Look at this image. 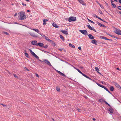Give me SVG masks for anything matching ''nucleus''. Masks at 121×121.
I'll list each match as a JSON object with an SVG mask.
<instances>
[{"instance_id": "864d4df0", "label": "nucleus", "mask_w": 121, "mask_h": 121, "mask_svg": "<svg viewBox=\"0 0 121 121\" xmlns=\"http://www.w3.org/2000/svg\"><path fill=\"white\" fill-rule=\"evenodd\" d=\"M78 49L80 50H81V47H78Z\"/></svg>"}, {"instance_id": "052dcab7", "label": "nucleus", "mask_w": 121, "mask_h": 121, "mask_svg": "<svg viewBox=\"0 0 121 121\" xmlns=\"http://www.w3.org/2000/svg\"><path fill=\"white\" fill-rule=\"evenodd\" d=\"M99 13L101 14H102V11H100V12H99Z\"/></svg>"}, {"instance_id": "a878e982", "label": "nucleus", "mask_w": 121, "mask_h": 121, "mask_svg": "<svg viewBox=\"0 0 121 121\" xmlns=\"http://www.w3.org/2000/svg\"><path fill=\"white\" fill-rule=\"evenodd\" d=\"M69 46L70 47H72L73 48H75V46L72 44H69Z\"/></svg>"}, {"instance_id": "680f3d73", "label": "nucleus", "mask_w": 121, "mask_h": 121, "mask_svg": "<svg viewBox=\"0 0 121 121\" xmlns=\"http://www.w3.org/2000/svg\"><path fill=\"white\" fill-rule=\"evenodd\" d=\"M3 106L4 107H5V106H6V105H5V104H3Z\"/></svg>"}, {"instance_id": "58836bf2", "label": "nucleus", "mask_w": 121, "mask_h": 121, "mask_svg": "<svg viewBox=\"0 0 121 121\" xmlns=\"http://www.w3.org/2000/svg\"><path fill=\"white\" fill-rule=\"evenodd\" d=\"M25 69L28 71H29V69H28L26 67H25L24 68Z\"/></svg>"}, {"instance_id": "603ef678", "label": "nucleus", "mask_w": 121, "mask_h": 121, "mask_svg": "<svg viewBox=\"0 0 121 121\" xmlns=\"http://www.w3.org/2000/svg\"><path fill=\"white\" fill-rule=\"evenodd\" d=\"M59 50L60 51H62L63 49H61V48H60V49H59Z\"/></svg>"}, {"instance_id": "1a4fd4ad", "label": "nucleus", "mask_w": 121, "mask_h": 121, "mask_svg": "<svg viewBox=\"0 0 121 121\" xmlns=\"http://www.w3.org/2000/svg\"><path fill=\"white\" fill-rule=\"evenodd\" d=\"M31 43L32 45H35L37 46V41L36 40L33 41L31 42Z\"/></svg>"}, {"instance_id": "a18cd8bd", "label": "nucleus", "mask_w": 121, "mask_h": 121, "mask_svg": "<svg viewBox=\"0 0 121 121\" xmlns=\"http://www.w3.org/2000/svg\"><path fill=\"white\" fill-rule=\"evenodd\" d=\"M48 45H45V46H43L44 48H46L48 47Z\"/></svg>"}, {"instance_id": "6e6552de", "label": "nucleus", "mask_w": 121, "mask_h": 121, "mask_svg": "<svg viewBox=\"0 0 121 121\" xmlns=\"http://www.w3.org/2000/svg\"><path fill=\"white\" fill-rule=\"evenodd\" d=\"M44 61L45 62L47 63L48 65L50 66H51L52 65L51 64L50 62L47 59H45L44 60Z\"/></svg>"}, {"instance_id": "2f4dec72", "label": "nucleus", "mask_w": 121, "mask_h": 121, "mask_svg": "<svg viewBox=\"0 0 121 121\" xmlns=\"http://www.w3.org/2000/svg\"><path fill=\"white\" fill-rule=\"evenodd\" d=\"M104 102L106 104H107V105H108V106L110 107V105L106 101H104Z\"/></svg>"}, {"instance_id": "37998d69", "label": "nucleus", "mask_w": 121, "mask_h": 121, "mask_svg": "<svg viewBox=\"0 0 121 121\" xmlns=\"http://www.w3.org/2000/svg\"><path fill=\"white\" fill-rule=\"evenodd\" d=\"M84 77H86V78H88V79H89V77L88 76H86V75H85V74L84 75Z\"/></svg>"}, {"instance_id": "4468645a", "label": "nucleus", "mask_w": 121, "mask_h": 121, "mask_svg": "<svg viewBox=\"0 0 121 121\" xmlns=\"http://www.w3.org/2000/svg\"><path fill=\"white\" fill-rule=\"evenodd\" d=\"M91 43H93V44H95L96 45H97V41L96 40L94 39L93 40H92L91 41Z\"/></svg>"}, {"instance_id": "5fc2aeb1", "label": "nucleus", "mask_w": 121, "mask_h": 121, "mask_svg": "<svg viewBox=\"0 0 121 121\" xmlns=\"http://www.w3.org/2000/svg\"><path fill=\"white\" fill-rule=\"evenodd\" d=\"M101 26H103V27H105V26L104 25H102H102Z\"/></svg>"}, {"instance_id": "ddd939ff", "label": "nucleus", "mask_w": 121, "mask_h": 121, "mask_svg": "<svg viewBox=\"0 0 121 121\" xmlns=\"http://www.w3.org/2000/svg\"><path fill=\"white\" fill-rule=\"evenodd\" d=\"M114 84L117 88L119 89H120V86L118 83L116 82H115L114 83Z\"/></svg>"}, {"instance_id": "7c9ffc66", "label": "nucleus", "mask_w": 121, "mask_h": 121, "mask_svg": "<svg viewBox=\"0 0 121 121\" xmlns=\"http://www.w3.org/2000/svg\"><path fill=\"white\" fill-rule=\"evenodd\" d=\"M101 38L103 39H107V38L105 37L104 36H101L100 37Z\"/></svg>"}, {"instance_id": "0e129e2a", "label": "nucleus", "mask_w": 121, "mask_h": 121, "mask_svg": "<svg viewBox=\"0 0 121 121\" xmlns=\"http://www.w3.org/2000/svg\"><path fill=\"white\" fill-rule=\"evenodd\" d=\"M97 18H98V19L100 20V17H98Z\"/></svg>"}, {"instance_id": "b1692460", "label": "nucleus", "mask_w": 121, "mask_h": 121, "mask_svg": "<svg viewBox=\"0 0 121 121\" xmlns=\"http://www.w3.org/2000/svg\"><path fill=\"white\" fill-rule=\"evenodd\" d=\"M110 112L112 113H113V111L112 109L111 108H109L108 110Z\"/></svg>"}, {"instance_id": "9d476101", "label": "nucleus", "mask_w": 121, "mask_h": 121, "mask_svg": "<svg viewBox=\"0 0 121 121\" xmlns=\"http://www.w3.org/2000/svg\"><path fill=\"white\" fill-rule=\"evenodd\" d=\"M56 71L60 75L63 76L64 77H65L66 76L63 73H62V72H61L58 71V70H56Z\"/></svg>"}, {"instance_id": "4d7b16f0", "label": "nucleus", "mask_w": 121, "mask_h": 121, "mask_svg": "<svg viewBox=\"0 0 121 121\" xmlns=\"http://www.w3.org/2000/svg\"><path fill=\"white\" fill-rule=\"evenodd\" d=\"M17 15V13H15V14L14 15V17H15V16H16Z\"/></svg>"}, {"instance_id": "7ed1b4c3", "label": "nucleus", "mask_w": 121, "mask_h": 121, "mask_svg": "<svg viewBox=\"0 0 121 121\" xmlns=\"http://www.w3.org/2000/svg\"><path fill=\"white\" fill-rule=\"evenodd\" d=\"M76 18L74 17H72L69 18L68 21L69 22L74 21L76 20Z\"/></svg>"}, {"instance_id": "5701e85b", "label": "nucleus", "mask_w": 121, "mask_h": 121, "mask_svg": "<svg viewBox=\"0 0 121 121\" xmlns=\"http://www.w3.org/2000/svg\"><path fill=\"white\" fill-rule=\"evenodd\" d=\"M26 51H25V56L27 57H29V56L28 55V54L26 52Z\"/></svg>"}, {"instance_id": "473e14b6", "label": "nucleus", "mask_w": 121, "mask_h": 121, "mask_svg": "<svg viewBox=\"0 0 121 121\" xmlns=\"http://www.w3.org/2000/svg\"><path fill=\"white\" fill-rule=\"evenodd\" d=\"M104 101H105L103 99H100L99 100V101L100 102H104Z\"/></svg>"}, {"instance_id": "4c0bfd02", "label": "nucleus", "mask_w": 121, "mask_h": 121, "mask_svg": "<svg viewBox=\"0 0 121 121\" xmlns=\"http://www.w3.org/2000/svg\"><path fill=\"white\" fill-rule=\"evenodd\" d=\"M46 40H48V41H51V40H50L48 38V37H46Z\"/></svg>"}, {"instance_id": "a211bd4d", "label": "nucleus", "mask_w": 121, "mask_h": 121, "mask_svg": "<svg viewBox=\"0 0 121 121\" xmlns=\"http://www.w3.org/2000/svg\"><path fill=\"white\" fill-rule=\"evenodd\" d=\"M48 21V20L47 19H44L43 21V24L44 25H46V22Z\"/></svg>"}, {"instance_id": "f257e3e1", "label": "nucleus", "mask_w": 121, "mask_h": 121, "mask_svg": "<svg viewBox=\"0 0 121 121\" xmlns=\"http://www.w3.org/2000/svg\"><path fill=\"white\" fill-rule=\"evenodd\" d=\"M20 19L21 20H24L26 18V17L25 15V12L24 11H21L20 12Z\"/></svg>"}, {"instance_id": "3c124183", "label": "nucleus", "mask_w": 121, "mask_h": 121, "mask_svg": "<svg viewBox=\"0 0 121 121\" xmlns=\"http://www.w3.org/2000/svg\"><path fill=\"white\" fill-rule=\"evenodd\" d=\"M22 4L23 6H26V4H24L23 3H22Z\"/></svg>"}, {"instance_id": "79ce46f5", "label": "nucleus", "mask_w": 121, "mask_h": 121, "mask_svg": "<svg viewBox=\"0 0 121 121\" xmlns=\"http://www.w3.org/2000/svg\"><path fill=\"white\" fill-rule=\"evenodd\" d=\"M13 75H14V76L15 77V78H18V77L16 75L14 74Z\"/></svg>"}, {"instance_id": "49530a36", "label": "nucleus", "mask_w": 121, "mask_h": 121, "mask_svg": "<svg viewBox=\"0 0 121 121\" xmlns=\"http://www.w3.org/2000/svg\"><path fill=\"white\" fill-rule=\"evenodd\" d=\"M97 84L99 86H100V87H101V85H101L100 84H99V83H97Z\"/></svg>"}, {"instance_id": "e2e57ef3", "label": "nucleus", "mask_w": 121, "mask_h": 121, "mask_svg": "<svg viewBox=\"0 0 121 121\" xmlns=\"http://www.w3.org/2000/svg\"><path fill=\"white\" fill-rule=\"evenodd\" d=\"M38 59V60L40 62H43L41 60L39 59Z\"/></svg>"}, {"instance_id": "ea45409f", "label": "nucleus", "mask_w": 121, "mask_h": 121, "mask_svg": "<svg viewBox=\"0 0 121 121\" xmlns=\"http://www.w3.org/2000/svg\"><path fill=\"white\" fill-rule=\"evenodd\" d=\"M99 5H100V7L102 8H103V9H104V7L102 5H101L100 4H99Z\"/></svg>"}, {"instance_id": "338daca9", "label": "nucleus", "mask_w": 121, "mask_h": 121, "mask_svg": "<svg viewBox=\"0 0 121 121\" xmlns=\"http://www.w3.org/2000/svg\"><path fill=\"white\" fill-rule=\"evenodd\" d=\"M89 80H92L90 78H89Z\"/></svg>"}, {"instance_id": "774afa93", "label": "nucleus", "mask_w": 121, "mask_h": 121, "mask_svg": "<svg viewBox=\"0 0 121 121\" xmlns=\"http://www.w3.org/2000/svg\"><path fill=\"white\" fill-rule=\"evenodd\" d=\"M97 3L99 4H100L98 1H97Z\"/></svg>"}, {"instance_id": "13d9d810", "label": "nucleus", "mask_w": 121, "mask_h": 121, "mask_svg": "<svg viewBox=\"0 0 121 121\" xmlns=\"http://www.w3.org/2000/svg\"><path fill=\"white\" fill-rule=\"evenodd\" d=\"M119 2L121 4V0H119Z\"/></svg>"}, {"instance_id": "393cba45", "label": "nucleus", "mask_w": 121, "mask_h": 121, "mask_svg": "<svg viewBox=\"0 0 121 121\" xmlns=\"http://www.w3.org/2000/svg\"><path fill=\"white\" fill-rule=\"evenodd\" d=\"M110 90L111 91H114V88L112 86L110 87Z\"/></svg>"}, {"instance_id": "20e7f679", "label": "nucleus", "mask_w": 121, "mask_h": 121, "mask_svg": "<svg viewBox=\"0 0 121 121\" xmlns=\"http://www.w3.org/2000/svg\"><path fill=\"white\" fill-rule=\"evenodd\" d=\"M29 50L30 51L31 53L33 56L34 57L37 59H39V57L38 56L36 55L35 54L31 49H29Z\"/></svg>"}, {"instance_id": "6e6d98bb", "label": "nucleus", "mask_w": 121, "mask_h": 121, "mask_svg": "<svg viewBox=\"0 0 121 121\" xmlns=\"http://www.w3.org/2000/svg\"><path fill=\"white\" fill-rule=\"evenodd\" d=\"M92 120L94 121H95L96 120V119L95 118H93L92 119Z\"/></svg>"}, {"instance_id": "a19ab883", "label": "nucleus", "mask_w": 121, "mask_h": 121, "mask_svg": "<svg viewBox=\"0 0 121 121\" xmlns=\"http://www.w3.org/2000/svg\"><path fill=\"white\" fill-rule=\"evenodd\" d=\"M118 8L119 10H121V6H118Z\"/></svg>"}, {"instance_id": "412c9836", "label": "nucleus", "mask_w": 121, "mask_h": 121, "mask_svg": "<svg viewBox=\"0 0 121 121\" xmlns=\"http://www.w3.org/2000/svg\"><path fill=\"white\" fill-rule=\"evenodd\" d=\"M76 70L78 71L80 73H81V74H82V75L84 76V74L81 71H80L79 69H76Z\"/></svg>"}, {"instance_id": "f3484780", "label": "nucleus", "mask_w": 121, "mask_h": 121, "mask_svg": "<svg viewBox=\"0 0 121 121\" xmlns=\"http://www.w3.org/2000/svg\"><path fill=\"white\" fill-rule=\"evenodd\" d=\"M61 32H62L63 33L66 35H68V33L67 31H65L64 30H62L61 31Z\"/></svg>"}, {"instance_id": "4be33fe9", "label": "nucleus", "mask_w": 121, "mask_h": 121, "mask_svg": "<svg viewBox=\"0 0 121 121\" xmlns=\"http://www.w3.org/2000/svg\"><path fill=\"white\" fill-rule=\"evenodd\" d=\"M76 70L78 71L80 73H81V74H82V75L84 76V74L81 71H80L79 69H76Z\"/></svg>"}, {"instance_id": "bf43d9fd", "label": "nucleus", "mask_w": 121, "mask_h": 121, "mask_svg": "<svg viewBox=\"0 0 121 121\" xmlns=\"http://www.w3.org/2000/svg\"><path fill=\"white\" fill-rule=\"evenodd\" d=\"M100 20H101V21H104V22H106L103 21L102 19H101V18H100Z\"/></svg>"}, {"instance_id": "f8f14e48", "label": "nucleus", "mask_w": 121, "mask_h": 121, "mask_svg": "<svg viewBox=\"0 0 121 121\" xmlns=\"http://www.w3.org/2000/svg\"><path fill=\"white\" fill-rule=\"evenodd\" d=\"M29 34L31 36L33 37H35L37 36L34 33H29Z\"/></svg>"}, {"instance_id": "f03ea898", "label": "nucleus", "mask_w": 121, "mask_h": 121, "mask_svg": "<svg viewBox=\"0 0 121 121\" xmlns=\"http://www.w3.org/2000/svg\"><path fill=\"white\" fill-rule=\"evenodd\" d=\"M114 32L117 34L121 35V30H120L116 28Z\"/></svg>"}, {"instance_id": "09e8293b", "label": "nucleus", "mask_w": 121, "mask_h": 121, "mask_svg": "<svg viewBox=\"0 0 121 121\" xmlns=\"http://www.w3.org/2000/svg\"><path fill=\"white\" fill-rule=\"evenodd\" d=\"M35 74L37 77H39V75L38 74H37L36 73H35Z\"/></svg>"}, {"instance_id": "2eb2a0df", "label": "nucleus", "mask_w": 121, "mask_h": 121, "mask_svg": "<svg viewBox=\"0 0 121 121\" xmlns=\"http://www.w3.org/2000/svg\"><path fill=\"white\" fill-rule=\"evenodd\" d=\"M106 34L107 35H108L111 37H113V38H115L116 39H117V37H116V36H114V35H111L109 33H107V32H106Z\"/></svg>"}, {"instance_id": "c85d7f7f", "label": "nucleus", "mask_w": 121, "mask_h": 121, "mask_svg": "<svg viewBox=\"0 0 121 121\" xmlns=\"http://www.w3.org/2000/svg\"><path fill=\"white\" fill-rule=\"evenodd\" d=\"M56 89L58 91H60V89L59 87H56Z\"/></svg>"}, {"instance_id": "c756f323", "label": "nucleus", "mask_w": 121, "mask_h": 121, "mask_svg": "<svg viewBox=\"0 0 121 121\" xmlns=\"http://www.w3.org/2000/svg\"><path fill=\"white\" fill-rule=\"evenodd\" d=\"M88 21H89V22H91V23H93V24H94L95 23L93 21H92L88 19Z\"/></svg>"}, {"instance_id": "de8ad7c7", "label": "nucleus", "mask_w": 121, "mask_h": 121, "mask_svg": "<svg viewBox=\"0 0 121 121\" xmlns=\"http://www.w3.org/2000/svg\"><path fill=\"white\" fill-rule=\"evenodd\" d=\"M101 87L103 88H104H104H105V87L104 86L102 85H101Z\"/></svg>"}, {"instance_id": "aec40b11", "label": "nucleus", "mask_w": 121, "mask_h": 121, "mask_svg": "<svg viewBox=\"0 0 121 121\" xmlns=\"http://www.w3.org/2000/svg\"><path fill=\"white\" fill-rule=\"evenodd\" d=\"M53 25V26L56 27V28H58V26L57 25L54 23H53L52 24Z\"/></svg>"}, {"instance_id": "e433bc0d", "label": "nucleus", "mask_w": 121, "mask_h": 121, "mask_svg": "<svg viewBox=\"0 0 121 121\" xmlns=\"http://www.w3.org/2000/svg\"><path fill=\"white\" fill-rule=\"evenodd\" d=\"M3 32L4 34H5L7 35H9V34L8 33H7V32Z\"/></svg>"}, {"instance_id": "cd10ccee", "label": "nucleus", "mask_w": 121, "mask_h": 121, "mask_svg": "<svg viewBox=\"0 0 121 121\" xmlns=\"http://www.w3.org/2000/svg\"><path fill=\"white\" fill-rule=\"evenodd\" d=\"M95 69L96 70V71H97V72H98V71H99V69L97 67H95Z\"/></svg>"}, {"instance_id": "c9c22d12", "label": "nucleus", "mask_w": 121, "mask_h": 121, "mask_svg": "<svg viewBox=\"0 0 121 121\" xmlns=\"http://www.w3.org/2000/svg\"><path fill=\"white\" fill-rule=\"evenodd\" d=\"M97 23L98 24V25H99L100 26H101L102 25V24H101L100 23H99L98 22H97Z\"/></svg>"}, {"instance_id": "72a5a7b5", "label": "nucleus", "mask_w": 121, "mask_h": 121, "mask_svg": "<svg viewBox=\"0 0 121 121\" xmlns=\"http://www.w3.org/2000/svg\"><path fill=\"white\" fill-rule=\"evenodd\" d=\"M111 3L114 7L115 8L116 7V5L114 4L112 2H111Z\"/></svg>"}, {"instance_id": "0eeeda50", "label": "nucleus", "mask_w": 121, "mask_h": 121, "mask_svg": "<svg viewBox=\"0 0 121 121\" xmlns=\"http://www.w3.org/2000/svg\"><path fill=\"white\" fill-rule=\"evenodd\" d=\"M87 26L89 29L91 30H93V31H94L95 32H96V31L95 30L94 28L93 27H91L89 25H87Z\"/></svg>"}, {"instance_id": "423d86ee", "label": "nucleus", "mask_w": 121, "mask_h": 121, "mask_svg": "<svg viewBox=\"0 0 121 121\" xmlns=\"http://www.w3.org/2000/svg\"><path fill=\"white\" fill-rule=\"evenodd\" d=\"M81 4L85 6H86V4L83 0H77Z\"/></svg>"}, {"instance_id": "69168bd1", "label": "nucleus", "mask_w": 121, "mask_h": 121, "mask_svg": "<svg viewBox=\"0 0 121 121\" xmlns=\"http://www.w3.org/2000/svg\"><path fill=\"white\" fill-rule=\"evenodd\" d=\"M25 0L28 2H29L30 1V0Z\"/></svg>"}, {"instance_id": "8fccbe9b", "label": "nucleus", "mask_w": 121, "mask_h": 121, "mask_svg": "<svg viewBox=\"0 0 121 121\" xmlns=\"http://www.w3.org/2000/svg\"><path fill=\"white\" fill-rule=\"evenodd\" d=\"M77 110L78 111V112H81V110L80 109L78 108L77 109Z\"/></svg>"}, {"instance_id": "dca6fc26", "label": "nucleus", "mask_w": 121, "mask_h": 121, "mask_svg": "<svg viewBox=\"0 0 121 121\" xmlns=\"http://www.w3.org/2000/svg\"><path fill=\"white\" fill-rule=\"evenodd\" d=\"M37 46H39L40 47H42L44 46V44L42 43H37Z\"/></svg>"}, {"instance_id": "bb28decb", "label": "nucleus", "mask_w": 121, "mask_h": 121, "mask_svg": "<svg viewBox=\"0 0 121 121\" xmlns=\"http://www.w3.org/2000/svg\"><path fill=\"white\" fill-rule=\"evenodd\" d=\"M60 38H61V39L63 40L64 41V37L62 35H60Z\"/></svg>"}, {"instance_id": "c03bdc74", "label": "nucleus", "mask_w": 121, "mask_h": 121, "mask_svg": "<svg viewBox=\"0 0 121 121\" xmlns=\"http://www.w3.org/2000/svg\"><path fill=\"white\" fill-rule=\"evenodd\" d=\"M93 16L95 17H96L97 18L98 17V16H97L95 14H94L93 15Z\"/></svg>"}, {"instance_id": "39448f33", "label": "nucleus", "mask_w": 121, "mask_h": 121, "mask_svg": "<svg viewBox=\"0 0 121 121\" xmlns=\"http://www.w3.org/2000/svg\"><path fill=\"white\" fill-rule=\"evenodd\" d=\"M79 31L83 34L85 35H88L87 32L86 30H79Z\"/></svg>"}, {"instance_id": "6ab92c4d", "label": "nucleus", "mask_w": 121, "mask_h": 121, "mask_svg": "<svg viewBox=\"0 0 121 121\" xmlns=\"http://www.w3.org/2000/svg\"><path fill=\"white\" fill-rule=\"evenodd\" d=\"M32 30L34 31H35L38 33H39V32H40L37 29H32Z\"/></svg>"}, {"instance_id": "9b49d317", "label": "nucleus", "mask_w": 121, "mask_h": 121, "mask_svg": "<svg viewBox=\"0 0 121 121\" xmlns=\"http://www.w3.org/2000/svg\"><path fill=\"white\" fill-rule=\"evenodd\" d=\"M89 38L91 39H94V37L91 34H89L88 35Z\"/></svg>"}, {"instance_id": "f704fd0d", "label": "nucleus", "mask_w": 121, "mask_h": 121, "mask_svg": "<svg viewBox=\"0 0 121 121\" xmlns=\"http://www.w3.org/2000/svg\"><path fill=\"white\" fill-rule=\"evenodd\" d=\"M104 89H105V90H106L108 93H110V91L108 90V89H107L106 87H105V88H104Z\"/></svg>"}]
</instances>
